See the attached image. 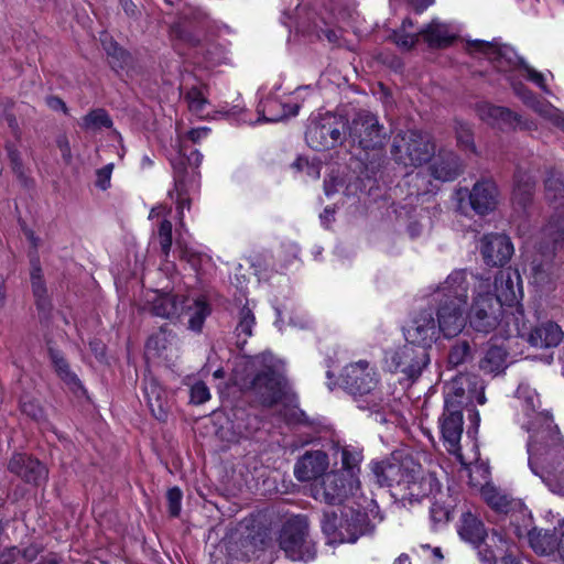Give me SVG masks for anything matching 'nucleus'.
<instances>
[{
    "mask_svg": "<svg viewBox=\"0 0 564 564\" xmlns=\"http://www.w3.org/2000/svg\"><path fill=\"white\" fill-rule=\"evenodd\" d=\"M524 410L529 417L522 426L529 433L528 464L555 495L564 497V440L549 413L536 412L533 398L528 399Z\"/></svg>",
    "mask_w": 564,
    "mask_h": 564,
    "instance_id": "obj_1",
    "label": "nucleus"
},
{
    "mask_svg": "<svg viewBox=\"0 0 564 564\" xmlns=\"http://www.w3.org/2000/svg\"><path fill=\"white\" fill-rule=\"evenodd\" d=\"M492 284L489 278L477 275V283L470 289L473 302L468 312L470 327L478 332L488 334L499 329L505 337L522 336L527 329L523 311L517 307L509 312L491 293Z\"/></svg>",
    "mask_w": 564,
    "mask_h": 564,
    "instance_id": "obj_2",
    "label": "nucleus"
},
{
    "mask_svg": "<svg viewBox=\"0 0 564 564\" xmlns=\"http://www.w3.org/2000/svg\"><path fill=\"white\" fill-rule=\"evenodd\" d=\"M476 283L477 275L473 272L454 270L431 294V303L436 306V325L445 338L457 336L466 326L467 301Z\"/></svg>",
    "mask_w": 564,
    "mask_h": 564,
    "instance_id": "obj_3",
    "label": "nucleus"
},
{
    "mask_svg": "<svg viewBox=\"0 0 564 564\" xmlns=\"http://www.w3.org/2000/svg\"><path fill=\"white\" fill-rule=\"evenodd\" d=\"M344 389L354 397L357 406L376 415L380 423L387 422L384 411L387 400L379 391L380 375L368 360H358L346 365L341 371Z\"/></svg>",
    "mask_w": 564,
    "mask_h": 564,
    "instance_id": "obj_4",
    "label": "nucleus"
},
{
    "mask_svg": "<svg viewBox=\"0 0 564 564\" xmlns=\"http://www.w3.org/2000/svg\"><path fill=\"white\" fill-rule=\"evenodd\" d=\"M235 382L242 388H250L264 406L283 404L289 408L295 401L286 379L270 366L258 371L250 380L240 379L236 369Z\"/></svg>",
    "mask_w": 564,
    "mask_h": 564,
    "instance_id": "obj_5",
    "label": "nucleus"
},
{
    "mask_svg": "<svg viewBox=\"0 0 564 564\" xmlns=\"http://www.w3.org/2000/svg\"><path fill=\"white\" fill-rule=\"evenodd\" d=\"M175 147L177 155L171 160L174 187L167 194L172 199H175L178 223L181 227H184V209L191 207V202L186 197L187 184L188 182L194 183L196 176V173H193V176L188 180L187 164L197 169L202 164L203 154L198 150H193L187 154V145H185V139L182 135L176 138Z\"/></svg>",
    "mask_w": 564,
    "mask_h": 564,
    "instance_id": "obj_6",
    "label": "nucleus"
},
{
    "mask_svg": "<svg viewBox=\"0 0 564 564\" xmlns=\"http://www.w3.org/2000/svg\"><path fill=\"white\" fill-rule=\"evenodd\" d=\"M347 127L344 116L329 111L313 115L305 131L306 143L316 151L334 149L344 142Z\"/></svg>",
    "mask_w": 564,
    "mask_h": 564,
    "instance_id": "obj_7",
    "label": "nucleus"
},
{
    "mask_svg": "<svg viewBox=\"0 0 564 564\" xmlns=\"http://www.w3.org/2000/svg\"><path fill=\"white\" fill-rule=\"evenodd\" d=\"M435 152V145L426 133L408 130L398 133L392 143V156L399 165L420 166L430 161Z\"/></svg>",
    "mask_w": 564,
    "mask_h": 564,
    "instance_id": "obj_8",
    "label": "nucleus"
},
{
    "mask_svg": "<svg viewBox=\"0 0 564 564\" xmlns=\"http://www.w3.org/2000/svg\"><path fill=\"white\" fill-rule=\"evenodd\" d=\"M279 544L292 561L310 562L315 558V544L308 538V523L304 516H294L284 522Z\"/></svg>",
    "mask_w": 564,
    "mask_h": 564,
    "instance_id": "obj_9",
    "label": "nucleus"
},
{
    "mask_svg": "<svg viewBox=\"0 0 564 564\" xmlns=\"http://www.w3.org/2000/svg\"><path fill=\"white\" fill-rule=\"evenodd\" d=\"M470 46L476 51L484 53L499 72H509L521 67L525 73L528 79L533 82L544 93L550 94L545 84L544 75L518 56L516 51L509 45H500L497 42H485L476 40Z\"/></svg>",
    "mask_w": 564,
    "mask_h": 564,
    "instance_id": "obj_10",
    "label": "nucleus"
},
{
    "mask_svg": "<svg viewBox=\"0 0 564 564\" xmlns=\"http://www.w3.org/2000/svg\"><path fill=\"white\" fill-rule=\"evenodd\" d=\"M458 533L464 541L477 550L478 557L484 564H496L494 547H497L498 543L501 545L507 544L502 535L497 532L488 536L482 521L470 511L462 514Z\"/></svg>",
    "mask_w": 564,
    "mask_h": 564,
    "instance_id": "obj_11",
    "label": "nucleus"
},
{
    "mask_svg": "<svg viewBox=\"0 0 564 564\" xmlns=\"http://www.w3.org/2000/svg\"><path fill=\"white\" fill-rule=\"evenodd\" d=\"M545 196L554 206V213L543 229V235L552 241V250L545 254L551 258L555 249H564V183L562 174L550 171L544 182Z\"/></svg>",
    "mask_w": 564,
    "mask_h": 564,
    "instance_id": "obj_12",
    "label": "nucleus"
},
{
    "mask_svg": "<svg viewBox=\"0 0 564 564\" xmlns=\"http://www.w3.org/2000/svg\"><path fill=\"white\" fill-rule=\"evenodd\" d=\"M429 364L430 355L425 347H416L408 341L384 355V365L389 371L400 372L411 380L417 379Z\"/></svg>",
    "mask_w": 564,
    "mask_h": 564,
    "instance_id": "obj_13",
    "label": "nucleus"
},
{
    "mask_svg": "<svg viewBox=\"0 0 564 564\" xmlns=\"http://www.w3.org/2000/svg\"><path fill=\"white\" fill-rule=\"evenodd\" d=\"M457 209L462 214L467 213L468 205L478 215H487L494 212L499 203V191L491 180H481L474 184L473 188L462 187L455 193Z\"/></svg>",
    "mask_w": 564,
    "mask_h": 564,
    "instance_id": "obj_14",
    "label": "nucleus"
},
{
    "mask_svg": "<svg viewBox=\"0 0 564 564\" xmlns=\"http://www.w3.org/2000/svg\"><path fill=\"white\" fill-rule=\"evenodd\" d=\"M555 518L556 516H553L554 521L552 529L531 528V518L523 512L522 520L524 525L521 527L512 522L513 533L519 539L525 538L529 546L535 554L540 556H558L561 535L555 529Z\"/></svg>",
    "mask_w": 564,
    "mask_h": 564,
    "instance_id": "obj_15",
    "label": "nucleus"
},
{
    "mask_svg": "<svg viewBox=\"0 0 564 564\" xmlns=\"http://www.w3.org/2000/svg\"><path fill=\"white\" fill-rule=\"evenodd\" d=\"M347 129L352 142L366 151L382 148L387 139L384 127L369 111L357 112Z\"/></svg>",
    "mask_w": 564,
    "mask_h": 564,
    "instance_id": "obj_16",
    "label": "nucleus"
},
{
    "mask_svg": "<svg viewBox=\"0 0 564 564\" xmlns=\"http://www.w3.org/2000/svg\"><path fill=\"white\" fill-rule=\"evenodd\" d=\"M360 485L352 482L343 471L332 470L316 480L311 488L315 500L328 503H341L349 495H354Z\"/></svg>",
    "mask_w": 564,
    "mask_h": 564,
    "instance_id": "obj_17",
    "label": "nucleus"
},
{
    "mask_svg": "<svg viewBox=\"0 0 564 564\" xmlns=\"http://www.w3.org/2000/svg\"><path fill=\"white\" fill-rule=\"evenodd\" d=\"M463 424L462 401L447 397L444 401L443 414L440 417V429L445 448L457 458H462Z\"/></svg>",
    "mask_w": 564,
    "mask_h": 564,
    "instance_id": "obj_18",
    "label": "nucleus"
},
{
    "mask_svg": "<svg viewBox=\"0 0 564 564\" xmlns=\"http://www.w3.org/2000/svg\"><path fill=\"white\" fill-rule=\"evenodd\" d=\"M415 462L411 458L402 460L391 457L381 462H371L370 468L377 484L381 487H397L399 490L406 479V474L413 468Z\"/></svg>",
    "mask_w": 564,
    "mask_h": 564,
    "instance_id": "obj_19",
    "label": "nucleus"
},
{
    "mask_svg": "<svg viewBox=\"0 0 564 564\" xmlns=\"http://www.w3.org/2000/svg\"><path fill=\"white\" fill-rule=\"evenodd\" d=\"M406 475L404 485L399 490L402 500L412 503L440 491L437 479L433 475L426 474L421 465L415 463L410 474Z\"/></svg>",
    "mask_w": 564,
    "mask_h": 564,
    "instance_id": "obj_20",
    "label": "nucleus"
},
{
    "mask_svg": "<svg viewBox=\"0 0 564 564\" xmlns=\"http://www.w3.org/2000/svg\"><path fill=\"white\" fill-rule=\"evenodd\" d=\"M440 330L432 311L423 310L413 316L404 329L408 343L416 347H425L427 350L435 343Z\"/></svg>",
    "mask_w": 564,
    "mask_h": 564,
    "instance_id": "obj_21",
    "label": "nucleus"
},
{
    "mask_svg": "<svg viewBox=\"0 0 564 564\" xmlns=\"http://www.w3.org/2000/svg\"><path fill=\"white\" fill-rule=\"evenodd\" d=\"M494 288L496 291L494 297L509 312L517 313L516 308L519 307V301L523 295L519 272L511 268L500 270L495 276ZM516 316L519 315L516 314Z\"/></svg>",
    "mask_w": 564,
    "mask_h": 564,
    "instance_id": "obj_22",
    "label": "nucleus"
},
{
    "mask_svg": "<svg viewBox=\"0 0 564 564\" xmlns=\"http://www.w3.org/2000/svg\"><path fill=\"white\" fill-rule=\"evenodd\" d=\"M257 111L259 115L257 122H278L289 116L297 115L299 105L292 102L290 96L282 98L274 91L259 102Z\"/></svg>",
    "mask_w": 564,
    "mask_h": 564,
    "instance_id": "obj_23",
    "label": "nucleus"
},
{
    "mask_svg": "<svg viewBox=\"0 0 564 564\" xmlns=\"http://www.w3.org/2000/svg\"><path fill=\"white\" fill-rule=\"evenodd\" d=\"M481 254L488 265H503L513 253V246L508 236L489 234L482 237Z\"/></svg>",
    "mask_w": 564,
    "mask_h": 564,
    "instance_id": "obj_24",
    "label": "nucleus"
},
{
    "mask_svg": "<svg viewBox=\"0 0 564 564\" xmlns=\"http://www.w3.org/2000/svg\"><path fill=\"white\" fill-rule=\"evenodd\" d=\"M8 468L24 481L41 485L47 479V469L37 459L25 454H15L9 462Z\"/></svg>",
    "mask_w": 564,
    "mask_h": 564,
    "instance_id": "obj_25",
    "label": "nucleus"
},
{
    "mask_svg": "<svg viewBox=\"0 0 564 564\" xmlns=\"http://www.w3.org/2000/svg\"><path fill=\"white\" fill-rule=\"evenodd\" d=\"M329 462L323 451L305 453L294 466V475L300 481H310L323 477L326 474Z\"/></svg>",
    "mask_w": 564,
    "mask_h": 564,
    "instance_id": "obj_26",
    "label": "nucleus"
},
{
    "mask_svg": "<svg viewBox=\"0 0 564 564\" xmlns=\"http://www.w3.org/2000/svg\"><path fill=\"white\" fill-rule=\"evenodd\" d=\"M143 393L153 416L159 421H165L169 408L167 392L150 372L143 379Z\"/></svg>",
    "mask_w": 564,
    "mask_h": 564,
    "instance_id": "obj_27",
    "label": "nucleus"
},
{
    "mask_svg": "<svg viewBox=\"0 0 564 564\" xmlns=\"http://www.w3.org/2000/svg\"><path fill=\"white\" fill-rule=\"evenodd\" d=\"M148 301L152 304L151 311L155 316L174 318L183 313L186 299L172 293L153 291Z\"/></svg>",
    "mask_w": 564,
    "mask_h": 564,
    "instance_id": "obj_28",
    "label": "nucleus"
},
{
    "mask_svg": "<svg viewBox=\"0 0 564 564\" xmlns=\"http://www.w3.org/2000/svg\"><path fill=\"white\" fill-rule=\"evenodd\" d=\"M477 113L484 122L501 130L514 128L520 123V118L517 113L500 106L480 104L477 107Z\"/></svg>",
    "mask_w": 564,
    "mask_h": 564,
    "instance_id": "obj_29",
    "label": "nucleus"
},
{
    "mask_svg": "<svg viewBox=\"0 0 564 564\" xmlns=\"http://www.w3.org/2000/svg\"><path fill=\"white\" fill-rule=\"evenodd\" d=\"M430 176L435 181H454L463 171L459 158L453 152H441L429 166Z\"/></svg>",
    "mask_w": 564,
    "mask_h": 564,
    "instance_id": "obj_30",
    "label": "nucleus"
},
{
    "mask_svg": "<svg viewBox=\"0 0 564 564\" xmlns=\"http://www.w3.org/2000/svg\"><path fill=\"white\" fill-rule=\"evenodd\" d=\"M516 94L540 116L549 119L564 131V113L545 100L538 99L521 84L513 85Z\"/></svg>",
    "mask_w": 564,
    "mask_h": 564,
    "instance_id": "obj_31",
    "label": "nucleus"
},
{
    "mask_svg": "<svg viewBox=\"0 0 564 564\" xmlns=\"http://www.w3.org/2000/svg\"><path fill=\"white\" fill-rule=\"evenodd\" d=\"M563 338L561 326L550 321L536 326L529 335L530 344L536 348L556 347Z\"/></svg>",
    "mask_w": 564,
    "mask_h": 564,
    "instance_id": "obj_32",
    "label": "nucleus"
},
{
    "mask_svg": "<svg viewBox=\"0 0 564 564\" xmlns=\"http://www.w3.org/2000/svg\"><path fill=\"white\" fill-rule=\"evenodd\" d=\"M535 189V177L529 170L519 167L514 173L512 202L521 208L531 203Z\"/></svg>",
    "mask_w": 564,
    "mask_h": 564,
    "instance_id": "obj_33",
    "label": "nucleus"
},
{
    "mask_svg": "<svg viewBox=\"0 0 564 564\" xmlns=\"http://www.w3.org/2000/svg\"><path fill=\"white\" fill-rule=\"evenodd\" d=\"M344 521L339 539L341 543H354L367 530V514L352 509L344 511Z\"/></svg>",
    "mask_w": 564,
    "mask_h": 564,
    "instance_id": "obj_34",
    "label": "nucleus"
},
{
    "mask_svg": "<svg viewBox=\"0 0 564 564\" xmlns=\"http://www.w3.org/2000/svg\"><path fill=\"white\" fill-rule=\"evenodd\" d=\"M340 455L341 470L352 482L360 485V465L364 459L362 449L355 445L337 446Z\"/></svg>",
    "mask_w": 564,
    "mask_h": 564,
    "instance_id": "obj_35",
    "label": "nucleus"
},
{
    "mask_svg": "<svg viewBox=\"0 0 564 564\" xmlns=\"http://www.w3.org/2000/svg\"><path fill=\"white\" fill-rule=\"evenodd\" d=\"M423 40L432 47H443L449 45L455 39V32L449 24L433 20L429 25L420 31Z\"/></svg>",
    "mask_w": 564,
    "mask_h": 564,
    "instance_id": "obj_36",
    "label": "nucleus"
},
{
    "mask_svg": "<svg viewBox=\"0 0 564 564\" xmlns=\"http://www.w3.org/2000/svg\"><path fill=\"white\" fill-rule=\"evenodd\" d=\"M479 368L488 375L501 373L507 368V350L501 346H490L479 360Z\"/></svg>",
    "mask_w": 564,
    "mask_h": 564,
    "instance_id": "obj_37",
    "label": "nucleus"
},
{
    "mask_svg": "<svg viewBox=\"0 0 564 564\" xmlns=\"http://www.w3.org/2000/svg\"><path fill=\"white\" fill-rule=\"evenodd\" d=\"M185 101L188 110L199 117L204 118L208 115L209 101L207 99V87L204 85L193 86L185 94Z\"/></svg>",
    "mask_w": 564,
    "mask_h": 564,
    "instance_id": "obj_38",
    "label": "nucleus"
},
{
    "mask_svg": "<svg viewBox=\"0 0 564 564\" xmlns=\"http://www.w3.org/2000/svg\"><path fill=\"white\" fill-rule=\"evenodd\" d=\"M156 238L160 245L161 253L163 257V264L161 270L165 272L173 271L175 265L173 262L169 260L170 252L172 249L173 238H172V223L169 219H163L160 223Z\"/></svg>",
    "mask_w": 564,
    "mask_h": 564,
    "instance_id": "obj_39",
    "label": "nucleus"
},
{
    "mask_svg": "<svg viewBox=\"0 0 564 564\" xmlns=\"http://www.w3.org/2000/svg\"><path fill=\"white\" fill-rule=\"evenodd\" d=\"M344 511L338 514L336 511H325L321 521L322 530L329 543H341L339 535L344 521Z\"/></svg>",
    "mask_w": 564,
    "mask_h": 564,
    "instance_id": "obj_40",
    "label": "nucleus"
},
{
    "mask_svg": "<svg viewBox=\"0 0 564 564\" xmlns=\"http://www.w3.org/2000/svg\"><path fill=\"white\" fill-rule=\"evenodd\" d=\"M31 284L33 294L36 299L39 308L46 310L48 302L46 299V286L42 275V269L37 259L31 260Z\"/></svg>",
    "mask_w": 564,
    "mask_h": 564,
    "instance_id": "obj_41",
    "label": "nucleus"
},
{
    "mask_svg": "<svg viewBox=\"0 0 564 564\" xmlns=\"http://www.w3.org/2000/svg\"><path fill=\"white\" fill-rule=\"evenodd\" d=\"M406 184L410 186L409 194L411 196H425L435 194L437 186L427 177L423 172H416L415 174L406 175Z\"/></svg>",
    "mask_w": 564,
    "mask_h": 564,
    "instance_id": "obj_42",
    "label": "nucleus"
},
{
    "mask_svg": "<svg viewBox=\"0 0 564 564\" xmlns=\"http://www.w3.org/2000/svg\"><path fill=\"white\" fill-rule=\"evenodd\" d=\"M186 307L189 315L188 328L194 332H200L206 317L210 314L209 305L203 299H197Z\"/></svg>",
    "mask_w": 564,
    "mask_h": 564,
    "instance_id": "obj_43",
    "label": "nucleus"
},
{
    "mask_svg": "<svg viewBox=\"0 0 564 564\" xmlns=\"http://www.w3.org/2000/svg\"><path fill=\"white\" fill-rule=\"evenodd\" d=\"M82 128L85 130H99L102 128H111L112 120L105 109L98 108L89 111L82 118Z\"/></svg>",
    "mask_w": 564,
    "mask_h": 564,
    "instance_id": "obj_44",
    "label": "nucleus"
},
{
    "mask_svg": "<svg viewBox=\"0 0 564 564\" xmlns=\"http://www.w3.org/2000/svg\"><path fill=\"white\" fill-rule=\"evenodd\" d=\"M482 495L486 502L500 513H508L513 508V505H517L516 501L495 488L485 489Z\"/></svg>",
    "mask_w": 564,
    "mask_h": 564,
    "instance_id": "obj_45",
    "label": "nucleus"
},
{
    "mask_svg": "<svg viewBox=\"0 0 564 564\" xmlns=\"http://www.w3.org/2000/svg\"><path fill=\"white\" fill-rule=\"evenodd\" d=\"M173 343H174V336L164 329H160L158 333L153 334L148 339L147 350L149 352L153 351L154 355L161 357L169 349L172 348Z\"/></svg>",
    "mask_w": 564,
    "mask_h": 564,
    "instance_id": "obj_46",
    "label": "nucleus"
},
{
    "mask_svg": "<svg viewBox=\"0 0 564 564\" xmlns=\"http://www.w3.org/2000/svg\"><path fill=\"white\" fill-rule=\"evenodd\" d=\"M256 324V318L252 311L248 306H243L239 312V321L236 327L237 337H243L242 343L252 335V328Z\"/></svg>",
    "mask_w": 564,
    "mask_h": 564,
    "instance_id": "obj_47",
    "label": "nucleus"
},
{
    "mask_svg": "<svg viewBox=\"0 0 564 564\" xmlns=\"http://www.w3.org/2000/svg\"><path fill=\"white\" fill-rule=\"evenodd\" d=\"M471 356V348L467 340L455 343L448 352V364L457 367L467 361Z\"/></svg>",
    "mask_w": 564,
    "mask_h": 564,
    "instance_id": "obj_48",
    "label": "nucleus"
},
{
    "mask_svg": "<svg viewBox=\"0 0 564 564\" xmlns=\"http://www.w3.org/2000/svg\"><path fill=\"white\" fill-rule=\"evenodd\" d=\"M52 358L55 369L61 379L64 380L67 384L72 386L73 388L79 387L80 382L77 376L69 370L67 361L63 357H59L57 355H53Z\"/></svg>",
    "mask_w": 564,
    "mask_h": 564,
    "instance_id": "obj_49",
    "label": "nucleus"
},
{
    "mask_svg": "<svg viewBox=\"0 0 564 564\" xmlns=\"http://www.w3.org/2000/svg\"><path fill=\"white\" fill-rule=\"evenodd\" d=\"M455 131H456V138H457L458 144L464 150H469L471 152H475L476 149H475L474 138H473V132L470 130V127L467 123L457 122L455 126Z\"/></svg>",
    "mask_w": 564,
    "mask_h": 564,
    "instance_id": "obj_50",
    "label": "nucleus"
},
{
    "mask_svg": "<svg viewBox=\"0 0 564 564\" xmlns=\"http://www.w3.org/2000/svg\"><path fill=\"white\" fill-rule=\"evenodd\" d=\"M551 265L536 263V260L532 262V279L533 283L540 288H544L551 282Z\"/></svg>",
    "mask_w": 564,
    "mask_h": 564,
    "instance_id": "obj_51",
    "label": "nucleus"
},
{
    "mask_svg": "<svg viewBox=\"0 0 564 564\" xmlns=\"http://www.w3.org/2000/svg\"><path fill=\"white\" fill-rule=\"evenodd\" d=\"M107 53L111 58L109 63L115 70L122 69L130 58L129 54L116 44H111L110 47H107Z\"/></svg>",
    "mask_w": 564,
    "mask_h": 564,
    "instance_id": "obj_52",
    "label": "nucleus"
},
{
    "mask_svg": "<svg viewBox=\"0 0 564 564\" xmlns=\"http://www.w3.org/2000/svg\"><path fill=\"white\" fill-rule=\"evenodd\" d=\"M292 167L297 171H303L305 174L317 180L321 175V165L316 162H310L307 159L299 158L293 162Z\"/></svg>",
    "mask_w": 564,
    "mask_h": 564,
    "instance_id": "obj_53",
    "label": "nucleus"
},
{
    "mask_svg": "<svg viewBox=\"0 0 564 564\" xmlns=\"http://www.w3.org/2000/svg\"><path fill=\"white\" fill-rule=\"evenodd\" d=\"M210 399L208 387L203 381L195 382L191 388V402L203 404Z\"/></svg>",
    "mask_w": 564,
    "mask_h": 564,
    "instance_id": "obj_54",
    "label": "nucleus"
},
{
    "mask_svg": "<svg viewBox=\"0 0 564 564\" xmlns=\"http://www.w3.org/2000/svg\"><path fill=\"white\" fill-rule=\"evenodd\" d=\"M183 494L178 487L169 489L166 494L169 512L172 517H177L181 512V502Z\"/></svg>",
    "mask_w": 564,
    "mask_h": 564,
    "instance_id": "obj_55",
    "label": "nucleus"
},
{
    "mask_svg": "<svg viewBox=\"0 0 564 564\" xmlns=\"http://www.w3.org/2000/svg\"><path fill=\"white\" fill-rule=\"evenodd\" d=\"M21 410L24 414L32 417L36 422H42L44 420L43 409L37 402L33 400L22 401Z\"/></svg>",
    "mask_w": 564,
    "mask_h": 564,
    "instance_id": "obj_56",
    "label": "nucleus"
},
{
    "mask_svg": "<svg viewBox=\"0 0 564 564\" xmlns=\"http://www.w3.org/2000/svg\"><path fill=\"white\" fill-rule=\"evenodd\" d=\"M420 36H422L420 32L405 33V31L402 32V30H400L399 32L394 33V41L397 45L401 46L402 48L410 50L417 43Z\"/></svg>",
    "mask_w": 564,
    "mask_h": 564,
    "instance_id": "obj_57",
    "label": "nucleus"
},
{
    "mask_svg": "<svg viewBox=\"0 0 564 564\" xmlns=\"http://www.w3.org/2000/svg\"><path fill=\"white\" fill-rule=\"evenodd\" d=\"M210 132V129L207 127L196 128L187 131L186 133H177L185 139V144L187 141H192L193 143H199L203 139L207 138Z\"/></svg>",
    "mask_w": 564,
    "mask_h": 564,
    "instance_id": "obj_58",
    "label": "nucleus"
},
{
    "mask_svg": "<svg viewBox=\"0 0 564 564\" xmlns=\"http://www.w3.org/2000/svg\"><path fill=\"white\" fill-rule=\"evenodd\" d=\"M21 551L17 546L4 547L0 551V564H15Z\"/></svg>",
    "mask_w": 564,
    "mask_h": 564,
    "instance_id": "obj_59",
    "label": "nucleus"
},
{
    "mask_svg": "<svg viewBox=\"0 0 564 564\" xmlns=\"http://www.w3.org/2000/svg\"><path fill=\"white\" fill-rule=\"evenodd\" d=\"M112 167V164H108L97 171V186L101 189H106L109 186Z\"/></svg>",
    "mask_w": 564,
    "mask_h": 564,
    "instance_id": "obj_60",
    "label": "nucleus"
},
{
    "mask_svg": "<svg viewBox=\"0 0 564 564\" xmlns=\"http://www.w3.org/2000/svg\"><path fill=\"white\" fill-rule=\"evenodd\" d=\"M56 144L61 151L63 160L66 163H70L73 156H72L70 144H69L67 137L65 134L59 135L56 140Z\"/></svg>",
    "mask_w": 564,
    "mask_h": 564,
    "instance_id": "obj_61",
    "label": "nucleus"
},
{
    "mask_svg": "<svg viewBox=\"0 0 564 564\" xmlns=\"http://www.w3.org/2000/svg\"><path fill=\"white\" fill-rule=\"evenodd\" d=\"M7 150H8V156L10 159V162H11L14 173L19 177H22L23 176V166H22V162H21L19 152L11 147L8 148Z\"/></svg>",
    "mask_w": 564,
    "mask_h": 564,
    "instance_id": "obj_62",
    "label": "nucleus"
},
{
    "mask_svg": "<svg viewBox=\"0 0 564 564\" xmlns=\"http://www.w3.org/2000/svg\"><path fill=\"white\" fill-rule=\"evenodd\" d=\"M45 104L53 111H62L65 115L68 113V107L64 100L57 96H47L45 98Z\"/></svg>",
    "mask_w": 564,
    "mask_h": 564,
    "instance_id": "obj_63",
    "label": "nucleus"
},
{
    "mask_svg": "<svg viewBox=\"0 0 564 564\" xmlns=\"http://www.w3.org/2000/svg\"><path fill=\"white\" fill-rule=\"evenodd\" d=\"M430 512L434 522H442L448 519L447 510L437 503H433Z\"/></svg>",
    "mask_w": 564,
    "mask_h": 564,
    "instance_id": "obj_64",
    "label": "nucleus"
}]
</instances>
